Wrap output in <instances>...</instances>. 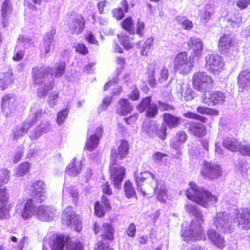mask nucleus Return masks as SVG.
I'll return each instance as SVG.
<instances>
[{"mask_svg":"<svg viewBox=\"0 0 250 250\" xmlns=\"http://www.w3.org/2000/svg\"><path fill=\"white\" fill-rule=\"evenodd\" d=\"M69 235L54 234L51 244V250H84V243L80 241H70Z\"/></svg>","mask_w":250,"mask_h":250,"instance_id":"1","label":"nucleus"},{"mask_svg":"<svg viewBox=\"0 0 250 250\" xmlns=\"http://www.w3.org/2000/svg\"><path fill=\"white\" fill-rule=\"evenodd\" d=\"M93 230L96 235L99 234L101 240L104 244L109 245V243L115 240V229L113 226L108 222H104L101 226L95 223L93 225Z\"/></svg>","mask_w":250,"mask_h":250,"instance_id":"2","label":"nucleus"},{"mask_svg":"<svg viewBox=\"0 0 250 250\" xmlns=\"http://www.w3.org/2000/svg\"><path fill=\"white\" fill-rule=\"evenodd\" d=\"M193 66V62L188 57L187 52H181L176 55L174 61V69L175 71L182 74H187Z\"/></svg>","mask_w":250,"mask_h":250,"instance_id":"3","label":"nucleus"},{"mask_svg":"<svg viewBox=\"0 0 250 250\" xmlns=\"http://www.w3.org/2000/svg\"><path fill=\"white\" fill-rule=\"evenodd\" d=\"M109 171L110 179L116 188L121 187L122 183L126 175V169L120 166L117 161H109Z\"/></svg>","mask_w":250,"mask_h":250,"instance_id":"4","label":"nucleus"},{"mask_svg":"<svg viewBox=\"0 0 250 250\" xmlns=\"http://www.w3.org/2000/svg\"><path fill=\"white\" fill-rule=\"evenodd\" d=\"M205 67L212 74H218L223 69L225 62L222 57L216 54H210L206 56Z\"/></svg>","mask_w":250,"mask_h":250,"instance_id":"5","label":"nucleus"},{"mask_svg":"<svg viewBox=\"0 0 250 250\" xmlns=\"http://www.w3.org/2000/svg\"><path fill=\"white\" fill-rule=\"evenodd\" d=\"M129 144L124 139L116 143V146L110 151V161H117L125 159L129 153Z\"/></svg>","mask_w":250,"mask_h":250,"instance_id":"6","label":"nucleus"},{"mask_svg":"<svg viewBox=\"0 0 250 250\" xmlns=\"http://www.w3.org/2000/svg\"><path fill=\"white\" fill-rule=\"evenodd\" d=\"M86 21L81 14L75 13L68 24L69 31L72 35L82 34L85 28Z\"/></svg>","mask_w":250,"mask_h":250,"instance_id":"7","label":"nucleus"},{"mask_svg":"<svg viewBox=\"0 0 250 250\" xmlns=\"http://www.w3.org/2000/svg\"><path fill=\"white\" fill-rule=\"evenodd\" d=\"M45 186L43 181L39 180L34 182L29 189L31 198L34 199L36 203H42L45 199Z\"/></svg>","mask_w":250,"mask_h":250,"instance_id":"8","label":"nucleus"},{"mask_svg":"<svg viewBox=\"0 0 250 250\" xmlns=\"http://www.w3.org/2000/svg\"><path fill=\"white\" fill-rule=\"evenodd\" d=\"M234 221L237 223L239 228L243 229H250V209L243 208L237 210Z\"/></svg>","mask_w":250,"mask_h":250,"instance_id":"9","label":"nucleus"},{"mask_svg":"<svg viewBox=\"0 0 250 250\" xmlns=\"http://www.w3.org/2000/svg\"><path fill=\"white\" fill-rule=\"evenodd\" d=\"M229 217L225 212H218L214 220V225L221 232H229L230 229Z\"/></svg>","mask_w":250,"mask_h":250,"instance_id":"10","label":"nucleus"},{"mask_svg":"<svg viewBox=\"0 0 250 250\" xmlns=\"http://www.w3.org/2000/svg\"><path fill=\"white\" fill-rule=\"evenodd\" d=\"M16 99L12 93L5 94L1 99V107L2 113L6 117H10L15 109Z\"/></svg>","mask_w":250,"mask_h":250,"instance_id":"11","label":"nucleus"},{"mask_svg":"<svg viewBox=\"0 0 250 250\" xmlns=\"http://www.w3.org/2000/svg\"><path fill=\"white\" fill-rule=\"evenodd\" d=\"M220 166L214 163L204 162V177L209 179L218 178L221 176Z\"/></svg>","mask_w":250,"mask_h":250,"instance_id":"12","label":"nucleus"},{"mask_svg":"<svg viewBox=\"0 0 250 250\" xmlns=\"http://www.w3.org/2000/svg\"><path fill=\"white\" fill-rule=\"evenodd\" d=\"M36 201L32 198H27L24 200L23 208L21 212V216L24 219L31 218L36 213V206L34 202Z\"/></svg>","mask_w":250,"mask_h":250,"instance_id":"13","label":"nucleus"},{"mask_svg":"<svg viewBox=\"0 0 250 250\" xmlns=\"http://www.w3.org/2000/svg\"><path fill=\"white\" fill-rule=\"evenodd\" d=\"M225 98L224 93L221 92H214L212 93L208 92L205 93L204 103L208 105H214L224 102Z\"/></svg>","mask_w":250,"mask_h":250,"instance_id":"14","label":"nucleus"},{"mask_svg":"<svg viewBox=\"0 0 250 250\" xmlns=\"http://www.w3.org/2000/svg\"><path fill=\"white\" fill-rule=\"evenodd\" d=\"M36 215L40 220L48 222L52 219L53 213L51 208L42 205L38 208Z\"/></svg>","mask_w":250,"mask_h":250,"instance_id":"15","label":"nucleus"},{"mask_svg":"<svg viewBox=\"0 0 250 250\" xmlns=\"http://www.w3.org/2000/svg\"><path fill=\"white\" fill-rule=\"evenodd\" d=\"M120 7L114 8L111 11L112 17L120 21L125 17V13H127L129 9V4L127 0H122L120 3Z\"/></svg>","mask_w":250,"mask_h":250,"instance_id":"16","label":"nucleus"},{"mask_svg":"<svg viewBox=\"0 0 250 250\" xmlns=\"http://www.w3.org/2000/svg\"><path fill=\"white\" fill-rule=\"evenodd\" d=\"M208 239L216 247L223 249L226 246L224 238L214 229H209L207 232Z\"/></svg>","mask_w":250,"mask_h":250,"instance_id":"17","label":"nucleus"},{"mask_svg":"<svg viewBox=\"0 0 250 250\" xmlns=\"http://www.w3.org/2000/svg\"><path fill=\"white\" fill-rule=\"evenodd\" d=\"M119 105L116 109V113L121 116H125L130 113L133 109L128 100L125 98H121L118 102Z\"/></svg>","mask_w":250,"mask_h":250,"instance_id":"18","label":"nucleus"},{"mask_svg":"<svg viewBox=\"0 0 250 250\" xmlns=\"http://www.w3.org/2000/svg\"><path fill=\"white\" fill-rule=\"evenodd\" d=\"M154 175L148 171H144L141 172L139 175L135 178V183L137 187V189L140 190L144 196H146L147 193L142 188V183L147 181L150 178H153Z\"/></svg>","mask_w":250,"mask_h":250,"instance_id":"19","label":"nucleus"},{"mask_svg":"<svg viewBox=\"0 0 250 250\" xmlns=\"http://www.w3.org/2000/svg\"><path fill=\"white\" fill-rule=\"evenodd\" d=\"M186 194L187 198L190 200L198 204L203 205V198L202 193L197 188H189L187 189Z\"/></svg>","mask_w":250,"mask_h":250,"instance_id":"20","label":"nucleus"},{"mask_svg":"<svg viewBox=\"0 0 250 250\" xmlns=\"http://www.w3.org/2000/svg\"><path fill=\"white\" fill-rule=\"evenodd\" d=\"M13 9V3L11 0H4L1 6V16L2 18V23L4 26H6L5 23L7 22L8 15L10 14Z\"/></svg>","mask_w":250,"mask_h":250,"instance_id":"21","label":"nucleus"},{"mask_svg":"<svg viewBox=\"0 0 250 250\" xmlns=\"http://www.w3.org/2000/svg\"><path fill=\"white\" fill-rule=\"evenodd\" d=\"M42 70V67L35 66L32 68L31 75L33 79V83L35 85H41L43 84V79L44 78V75L45 73V70Z\"/></svg>","mask_w":250,"mask_h":250,"instance_id":"22","label":"nucleus"},{"mask_svg":"<svg viewBox=\"0 0 250 250\" xmlns=\"http://www.w3.org/2000/svg\"><path fill=\"white\" fill-rule=\"evenodd\" d=\"M62 223L67 226L75 224L77 216L70 208H66L62 215Z\"/></svg>","mask_w":250,"mask_h":250,"instance_id":"23","label":"nucleus"},{"mask_svg":"<svg viewBox=\"0 0 250 250\" xmlns=\"http://www.w3.org/2000/svg\"><path fill=\"white\" fill-rule=\"evenodd\" d=\"M82 169V164L81 162L74 159L67 166L65 172L68 175L75 177L80 173Z\"/></svg>","mask_w":250,"mask_h":250,"instance_id":"24","label":"nucleus"},{"mask_svg":"<svg viewBox=\"0 0 250 250\" xmlns=\"http://www.w3.org/2000/svg\"><path fill=\"white\" fill-rule=\"evenodd\" d=\"M42 116V111H37L34 114L33 119L30 120H26L22 123L21 127H17L22 132L23 134H25L28 131L29 128L33 126L35 123L37 122L39 119H40Z\"/></svg>","mask_w":250,"mask_h":250,"instance_id":"25","label":"nucleus"},{"mask_svg":"<svg viewBox=\"0 0 250 250\" xmlns=\"http://www.w3.org/2000/svg\"><path fill=\"white\" fill-rule=\"evenodd\" d=\"M238 84L242 90L250 86V71L245 70L241 72L238 77Z\"/></svg>","mask_w":250,"mask_h":250,"instance_id":"26","label":"nucleus"},{"mask_svg":"<svg viewBox=\"0 0 250 250\" xmlns=\"http://www.w3.org/2000/svg\"><path fill=\"white\" fill-rule=\"evenodd\" d=\"M234 38L230 34L224 35L219 42L218 46L222 51L227 50L233 46L234 42Z\"/></svg>","mask_w":250,"mask_h":250,"instance_id":"27","label":"nucleus"},{"mask_svg":"<svg viewBox=\"0 0 250 250\" xmlns=\"http://www.w3.org/2000/svg\"><path fill=\"white\" fill-rule=\"evenodd\" d=\"M123 188L125 196L127 199L134 198L136 200L138 199L135 188L131 181L129 180H126L124 183Z\"/></svg>","mask_w":250,"mask_h":250,"instance_id":"28","label":"nucleus"},{"mask_svg":"<svg viewBox=\"0 0 250 250\" xmlns=\"http://www.w3.org/2000/svg\"><path fill=\"white\" fill-rule=\"evenodd\" d=\"M164 122L169 128L176 127L180 123V118L170 113H165L163 115Z\"/></svg>","mask_w":250,"mask_h":250,"instance_id":"29","label":"nucleus"},{"mask_svg":"<svg viewBox=\"0 0 250 250\" xmlns=\"http://www.w3.org/2000/svg\"><path fill=\"white\" fill-rule=\"evenodd\" d=\"M14 82L13 75L11 72L4 73L0 77V90H5Z\"/></svg>","mask_w":250,"mask_h":250,"instance_id":"30","label":"nucleus"},{"mask_svg":"<svg viewBox=\"0 0 250 250\" xmlns=\"http://www.w3.org/2000/svg\"><path fill=\"white\" fill-rule=\"evenodd\" d=\"M187 138V135L185 131H178L175 135V140L170 142V146L175 149H179L180 145L184 143Z\"/></svg>","mask_w":250,"mask_h":250,"instance_id":"31","label":"nucleus"},{"mask_svg":"<svg viewBox=\"0 0 250 250\" xmlns=\"http://www.w3.org/2000/svg\"><path fill=\"white\" fill-rule=\"evenodd\" d=\"M240 142L234 138L227 137L223 140V146L227 149L232 152L238 151Z\"/></svg>","mask_w":250,"mask_h":250,"instance_id":"32","label":"nucleus"},{"mask_svg":"<svg viewBox=\"0 0 250 250\" xmlns=\"http://www.w3.org/2000/svg\"><path fill=\"white\" fill-rule=\"evenodd\" d=\"M156 128L157 124L149 121L142 125L141 133L150 138L152 137Z\"/></svg>","mask_w":250,"mask_h":250,"instance_id":"33","label":"nucleus"},{"mask_svg":"<svg viewBox=\"0 0 250 250\" xmlns=\"http://www.w3.org/2000/svg\"><path fill=\"white\" fill-rule=\"evenodd\" d=\"M188 130L192 135L197 137H201L203 134V125L197 122H191Z\"/></svg>","mask_w":250,"mask_h":250,"instance_id":"34","label":"nucleus"},{"mask_svg":"<svg viewBox=\"0 0 250 250\" xmlns=\"http://www.w3.org/2000/svg\"><path fill=\"white\" fill-rule=\"evenodd\" d=\"M217 197L204 189V208H208L217 203Z\"/></svg>","mask_w":250,"mask_h":250,"instance_id":"35","label":"nucleus"},{"mask_svg":"<svg viewBox=\"0 0 250 250\" xmlns=\"http://www.w3.org/2000/svg\"><path fill=\"white\" fill-rule=\"evenodd\" d=\"M99 138H96L94 135H91L87 138L85 144L84 148L89 151L96 148L99 144Z\"/></svg>","mask_w":250,"mask_h":250,"instance_id":"36","label":"nucleus"},{"mask_svg":"<svg viewBox=\"0 0 250 250\" xmlns=\"http://www.w3.org/2000/svg\"><path fill=\"white\" fill-rule=\"evenodd\" d=\"M55 32L54 31H50L46 33L45 36L44 41V54L46 55L50 51V47L52 45V42L54 39Z\"/></svg>","mask_w":250,"mask_h":250,"instance_id":"37","label":"nucleus"},{"mask_svg":"<svg viewBox=\"0 0 250 250\" xmlns=\"http://www.w3.org/2000/svg\"><path fill=\"white\" fill-rule=\"evenodd\" d=\"M121 26L122 28L130 34H134V22L131 17H128L125 19L121 22Z\"/></svg>","mask_w":250,"mask_h":250,"instance_id":"38","label":"nucleus"},{"mask_svg":"<svg viewBox=\"0 0 250 250\" xmlns=\"http://www.w3.org/2000/svg\"><path fill=\"white\" fill-rule=\"evenodd\" d=\"M151 96H147L143 98L138 104L136 106V108L140 113L144 112L150 105L152 103Z\"/></svg>","mask_w":250,"mask_h":250,"instance_id":"39","label":"nucleus"},{"mask_svg":"<svg viewBox=\"0 0 250 250\" xmlns=\"http://www.w3.org/2000/svg\"><path fill=\"white\" fill-rule=\"evenodd\" d=\"M228 26H231L233 28H237L239 26L240 23L242 22L241 16L238 14H234L230 19H226Z\"/></svg>","mask_w":250,"mask_h":250,"instance_id":"40","label":"nucleus"},{"mask_svg":"<svg viewBox=\"0 0 250 250\" xmlns=\"http://www.w3.org/2000/svg\"><path fill=\"white\" fill-rule=\"evenodd\" d=\"M203 74L202 72L195 73L193 77V85L194 88L199 91H201L203 82Z\"/></svg>","mask_w":250,"mask_h":250,"instance_id":"41","label":"nucleus"},{"mask_svg":"<svg viewBox=\"0 0 250 250\" xmlns=\"http://www.w3.org/2000/svg\"><path fill=\"white\" fill-rule=\"evenodd\" d=\"M11 172L5 168L0 169V187H4L3 185L7 184L10 178Z\"/></svg>","mask_w":250,"mask_h":250,"instance_id":"42","label":"nucleus"},{"mask_svg":"<svg viewBox=\"0 0 250 250\" xmlns=\"http://www.w3.org/2000/svg\"><path fill=\"white\" fill-rule=\"evenodd\" d=\"M9 198L8 189L5 187H0V205H7Z\"/></svg>","mask_w":250,"mask_h":250,"instance_id":"43","label":"nucleus"},{"mask_svg":"<svg viewBox=\"0 0 250 250\" xmlns=\"http://www.w3.org/2000/svg\"><path fill=\"white\" fill-rule=\"evenodd\" d=\"M158 113V108L157 105L152 103L146 110L145 116L149 119L155 118Z\"/></svg>","mask_w":250,"mask_h":250,"instance_id":"44","label":"nucleus"},{"mask_svg":"<svg viewBox=\"0 0 250 250\" xmlns=\"http://www.w3.org/2000/svg\"><path fill=\"white\" fill-rule=\"evenodd\" d=\"M154 194L157 200L161 203H166V199L167 198V191L165 188H159L156 187L154 188Z\"/></svg>","mask_w":250,"mask_h":250,"instance_id":"45","label":"nucleus"},{"mask_svg":"<svg viewBox=\"0 0 250 250\" xmlns=\"http://www.w3.org/2000/svg\"><path fill=\"white\" fill-rule=\"evenodd\" d=\"M118 38L120 43L126 49H129L133 46V43L130 41L129 37L126 35H118Z\"/></svg>","mask_w":250,"mask_h":250,"instance_id":"46","label":"nucleus"},{"mask_svg":"<svg viewBox=\"0 0 250 250\" xmlns=\"http://www.w3.org/2000/svg\"><path fill=\"white\" fill-rule=\"evenodd\" d=\"M30 168L29 164L27 162H23L18 167L16 174L18 176L21 177L29 172Z\"/></svg>","mask_w":250,"mask_h":250,"instance_id":"47","label":"nucleus"},{"mask_svg":"<svg viewBox=\"0 0 250 250\" xmlns=\"http://www.w3.org/2000/svg\"><path fill=\"white\" fill-rule=\"evenodd\" d=\"M56 67L54 75L56 77L62 76L64 73L66 67V63L64 61H60L56 63Z\"/></svg>","mask_w":250,"mask_h":250,"instance_id":"48","label":"nucleus"},{"mask_svg":"<svg viewBox=\"0 0 250 250\" xmlns=\"http://www.w3.org/2000/svg\"><path fill=\"white\" fill-rule=\"evenodd\" d=\"M105 208L104 207L100 204L99 201H96L94 204V211L95 215L98 217H103L105 213Z\"/></svg>","mask_w":250,"mask_h":250,"instance_id":"49","label":"nucleus"},{"mask_svg":"<svg viewBox=\"0 0 250 250\" xmlns=\"http://www.w3.org/2000/svg\"><path fill=\"white\" fill-rule=\"evenodd\" d=\"M167 127L166 125H162L160 128H158L157 125V128L155 130L154 134L158 136V137L162 140H164L167 136Z\"/></svg>","mask_w":250,"mask_h":250,"instance_id":"50","label":"nucleus"},{"mask_svg":"<svg viewBox=\"0 0 250 250\" xmlns=\"http://www.w3.org/2000/svg\"><path fill=\"white\" fill-rule=\"evenodd\" d=\"M153 40L152 39L148 38L145 42L144 46L141 50V54L143 56H146L150 52V48L152 45Z\"/></svg>","mask_w":250,"mask_h":250,"instance_id":"51","label":"nucleus"},{"mask_svg":"<svg viewBox=\"0 0 250 250\" xmlns=\"http://www.w3.org/2000/svg\"><path fill=\"white\" fill-rule=\"evenodd\" d=\"M68 114L67 108L63 109L58 113L57 118V123L59 125L63 124Z\"/></svg>","mask_w":250,"mask_h":250,"instance_id":"52","label":"nucleus"},{"mask_svg":"<svg viewBox=\"0 0 250 250\" xmlns=\"http://www.w3.org/2000/svg\"><path fill=\"white\" fill-rule=\"evenodd\" d=\"M6 205H1L0 207V220L6 219L10 217V209Z\"/></svg>","mask_w":250,"mask_h":250,"instance_id":"53","label":"nucleus"},{"mask_svg":"<svg viewBox=\"0 0 250 250\" xmlns=\"http://www.w3.org/2000/svg\"><path fill=\"white\" fill-rule=\"evenodd\" d=\"M140 91L136 85L133 86V90L128 95V98L133 101H138L140 99Z\"/></svg>","mask_w":250,"mask_h":250,"instance_id":"54","label":"nucleus"},{"mask_svg":"<svg viewBox=\"0 0 250 250\" xmlns=\"http://www.w3.org/2000/svg\"><path fill=\"white\" fill-rule=\"evenodd\" d=\"M202 239V234L201 232H198L197 230H193L191 235L188 238L185 237L184 240L189 242V241H195L197 240H201Z\"/></svg>","mask_w":250,"mask_h":250,"instance_id":"55","label":"nucleus"},{"mask_svg":"<svg viewBox=\"0 0 250 250\" xmlns=\"http://www.w3.org/2000/svg\"><path fill=\"white\" fill-rule=\"evenodd\" d=\"M238 151L242 155L250 156V145L241 143Z\"/></svg>","mask_w":250,"mask_h":250,"instance_id":"56","label":"nucleus"},{"mask_svg":"<svg viewBox=\"0 0 250 250\" xmlns=\"http://www.w3.org/2000/svg\"><path fill=\"white\" fill-rule=\"evenodd\" d=\"M75 48L76 52L83 55H86L88 53V50L87 48L83 43H77L76 45Z\"/></svg>","mask_w":250,"mask_h":250,"instance_id":"57","label":"nucleus"},{"mask_svg":"<svg viewBox=\"0 0 250 250\" xmlns=\"http://www.w3.org/2000/svg\"><path fill=\"white\" fill-rule=\"evenodd\" d=\"M103 195L110 196L112 194V190L108 182H106L101 186Z\"/></svg>","mask_w":250,"mask_h":250,"instance_id":"58","label":"nucleus"},{"mask_svg":"<svg viewBox=\"0 0 250 250\" xmlns=\"http://www.w3.org/2000/svg\"><path fill=\"white\" fill-rule=\"evenodd\" d=\"M136 232V227L135 225L133 223L130 224L126 229V234L130 237L133 238L135 236Z\"/></svg>","mask_w":250,"mask_h":250,"instance_id":"59","label":"nucleus"},{"mask_svg":"<svg viewBox=\"0 0 250 250\" xmlns=\"http://www.w3.org/2000/svg\"><path fill=\"white\" fill-rule=\"evenodd\" d=\"M94 250H114L110 245L104 244L103 241H98L96 244Z\"/></svg>","mask_w":250,"mask_h":250,"instance_id":"60","label":"nucleus"},{"mask_svg":"<svg viewBox=\"0 0 250 250\" xmlns=\"http://www.w3.org/2000/svg\"><path fill=\"white\" fill-rule=\"evenodd\" d=\"M145 25L143 22L138 21L136 28V33L140 37H142L144 35Z\"/></svg>","mask_w":250,"mask_h":250,"instance_id":"61","label":"nucleus"},{"mask_svg":"<svg viewBox=\"0 0 250 250\" xmlns=\"http://www.w3.org/2000/svg\"><path fill=\"white\" fill-rule=\"evenodd\" d=\"M236 168L240 172H245L247 169V166L245 161L244 160H239Z\"/></svg>","mask_w":250,"mask_h":250,"instance_id":"62","label":"nucleus"},{"mask_svg":"<svg viewBox=\"0 0 250 250\" xmlns=\"http://www.w3.org/2000/svg\"><path fill=\"white\" fill-rule=\"evenodd\" d=\"M213 12V6L211 4H207L204 8V20L209 19Z\"/></svg>","mask_w":250,"mask_h":250,"instance_id":"63","label":"nucleus"},{"mask_svg":"<svg viewBox=\"0 0 250 250\" xmlns=\"http://www.w3.org/2000/svg\"><path fill=\"white\" fill-rule=\"evenodd\" d=\"M181 25L183 29L188 31L191 30L193 26L192 21L188 19L182 21L181 23Z\"/></svg>","mask_w":250,"mask_h":250,"instance_id":"64","label":"nucleus"}]
</instances>
